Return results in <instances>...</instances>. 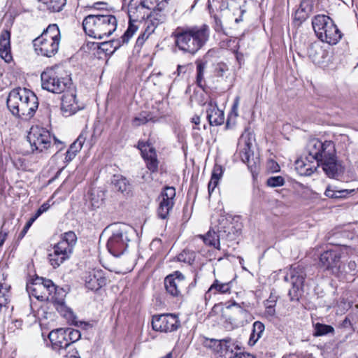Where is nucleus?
<instances>
[{"label":"nucleus","mask_w":358,"mask_h":358,"mask_svg":"<svg viewBox=\"0 0 358 358\" xmlns=\"http://www.w3.org/2000/svg\"><path fill=\"white\" fill-rule=\"evenodd\" d=\"M176 45L185 53L196 54L209 39L208 25L178 27L173 32Z\"/></svg>","instance_id":"obj_1"},{"label":"nucleus","mask_w":358,"mask_h":358,"mask_svg":"<svg viewBox=\"0 0 358 358\" xmlns=\"http://www.w3.org/2000/svg\"><path fill=\"white\" fill-rule=\"evenodd\" d=\"M7 107L12 114L24 120L31 119L38 107V97L27 88L17 87L8 96Z\"/></svg>","instance_id":"obj_2"},{"label":"nucleus","mask_w":358,"mask_h":358,"mask_svg":"<svg viewBox=\"0 0 358 358\" xmlns=\"http://www.w3.org/2000/svg\"><path fill=\"white\" fill-rule=\"evenodd\" d=\"M117 26V20L111 14H90L83 21L86 34L97 39L110 36L116 30Z\"/></svg>","instance_id":"obj_3"},{"label":"nucleus","mask_w":358,"mask_h":358,"mask_svg":"<svg viewBox=\"0 0 358 358\" xmlns=\"http://www.w3.org/2000/svg\"><path fill=\"white\" fill-rule=\"evenodd\" d=\"M60 41L59 27L56 24H51L33 40V46L37 55L51 57L57 53Z\"/></svg>","instance_id":"obj_4"},{"label":"nucleus","mask_w":358,"mask_h":358,"mask_svg":"<svg viewBox=\"0 0 358 358\" xmlns=\"http://www.w3.org/2000/svg\"><path fill=\"white\" fill-rule=\"evenodd\" d=\"M312 26L318 39L329 45L337 44L343 36L333 20L326 15H315Z\"/></svg>","instance_id":"obj_5"},{"label":"nucleus","mask_w":358,"mask_h":358,"mask_svg":"<svg viewBox=\"0 0 358 358\" xmlns=\"http://www.w3.org/2000/svg\"><path fill=\"white\" fill-rule=\"evenodd\" d=\"M76 241L77 236L72 231L62 235L60 241L54 246L53 252L48 255L49 262L53 268L59 267L64 261L69 259Z\"/></svg>","instance_id":"obj_6"},{"label":"nucleus","mask_w":358,"mask_h":358,"mask_svg":"<svg viewBox=\"0 0 358 358\" xmlns=\"http://www.w3.org/2000/svg\"><path fill=\"white\" fill-rule=\"evenodd\" d=\"M41 86L48 92L60 94L69 87L71 79L62 77L57 71V68H47L41 75Z\"/></svg>","instance_id":"obj_7"},{"label":"nucleus","mask_w":358,"mask_h":358,"mask_svg":"<svg viewBox=\"0 0 358 358\" xmlns=\"http://www.w3.org/2000/svg\"><path fill=\"white\" fill-rule=\"evenodd\" d=\"M128 227L125 225L113 224L112 234L108 238L106 247L108 252L114 257H120L126 251L130 238Z\"/></svg>","instance_id":"obj_8"},{"label":"nucleus","mask_w":358,"mask_h":358,"mask_svg":"<svg viewBox=\"0 0 358 358\" xmlns=\"http://www.w3.org/2000/svg\"><path fill=\"white\" fill-rule=\"evenodd\" d=\"M306 150L311 159L316 161L317 166L320 162L336 155L335 144L332 141L310 139L307 143Z\"/></svg>","instance_id":"obj_9"},{"label":"nucleus","mask_w":358,"mask_h":358,"mask_svg":"<svg viewBox=\"0 0 358 358\" xmlns=\"http://www.w3.org/2000/svg\"><path fill=\"white\" fill-rule=\"evenodd\" d=\"M223 208L215 210L211 217L210 229L206 235H199L198 237L209 246L220 249V233L224 231Z\"/></svg>","instance_id":"obj_10"},{"label":"nucleus","mask_w":358,"mask_h":358,"mask_svg":"<svg viewBox=\"0 0 358 358\" xmlns=\"http://www.w3.org/2000/svg\"><path fill=\"white\" fill-rule=\"evenodd\" d=\"M56 291V286L50 279L36 277L31 282L27 285L29 295L41 301L49 299L50 295Z\"/></svg>","instance_id":"obj_11"},{"label":"nucleus","mask_w":358,"mask_h":358,"mask_svg":"<svg viewBox=\"0 0 358 358\" xmlns=\"http://www.w3.org/2000/svg\"><path fill=\"white\" fill-rule=\"evenodd\" d=\"M27 141L33 152H43L52 146V137L49 131L37 126L30 129L27 135Z\"/></svg>","instance_id":"obj_12"},{"label":"nucleus","mask_w":358,"mask_h":358,"mask_svg":"<svg viewBox=\"0 0 358 358\" xmlns=\"http://www.w3.org/2000/svg\"><path fill=\"white\" fill-rule=\"evenodd\" d=\"M341 253L335 250H328L320 255L319 266L331 274L338 275L342 273L341 261Z\"/></svg>","instance_id":"obj_13"},{"label":"nucleus","mask_w":358,"mask_h":358,"mask_svg":"<svg viewBox=\"0 0 358 358\" xmlns=\"http://www.w3.org/2000/svg\"><path fill=\"white\" fill-rule=\"evenodd\" d=\"M176 189L173 187L166 186L161 192L158 196L159 206L157 208V216L166 220L169 217L171 210L175 204Z\"/></svg>","instance_id":"obj_14"},{"label":"nucleus","mask_w":358,"mask_h":358,"mask_svg":"<svg viewBox=\"0 0 358 358\" xmlns=\"http://www.w3.org/2000/svg\"><path fill=\"white\" fill-rule=\"evenodd\" d=\"M178 317L173 314H162L153 315L152 327L154 331L160 332H172L180 327Z\"/></svg>","instance_id":"obj_15"},{"label":"nucleus","mask_w":358,"mask_h":358,"mask_svg":"<svg viewBox=\"0 0 358 358\" xmlns=\"http://www.w3.org/2000/svg\"><path fill=\"white\" fill-rule=\"evenodd\" d=\"M242 228L243 224L240 216L225 215V234L228 241H232L231 245H228V248L231 247L233 250L236 248Z\"/></svg>","instance_id":"obj_16"},{"label":"nucleus","mask_w":358,"mask_h":358,"mask_svg":"<svg viewBox=\"0 0 358 358\" xmlns=\"http://www.w3.org/2000/svg\"><path fill=\"white\" fill-rule=\"evenodd\" d=\"M306 277V273L303 266L297 265L296 266L292 267L290 270V281L292 287L288 292L291 301L299 300Z\"/></svg>","instance_id":"obj_17"},{"label":"nucleus","mask_w":358,"mask_h":358,"mask_svg":"<svg viewBox=\"0 0 358 358\" xmlns=\"http://www.w3.org/2000/svg\"><path fill=\"white\" fill-rule=\"evenodd\" d=\"M238 154L241 161L247 164L248 167L252 172L257 168V162L253 157V152L251 150L252 143L249 137L241 136L238 143Z\"/></svg>","instance_id":"obj_18"},{"label":"nucleus","mask_w":358,"mask_h":358,"mask_svg":"<svg viewBox=\"0 0 358 358\" xmlns=\"http://www.w3.org/2000/svg\"><path fill=\"white\" fill-rule=\"evenodd\" d=\"M164 286L166 292L171 296H178L186 287L187 282L184 275L180 271H176L165 278Z\"/></svg>","instance_id":"obj_19"},{"label":"nucleus","mask_w":358,"mask_h":358,"mask_svg":"<svg viewBox=\"0 0 358 358\" xmlns=\"http://www.w3.org/2000/svg\"><path fill=\"white\" fill-rule=\"evenodd\" d=\"M64 329H57L50 332L48 338L53 350L59 355H66V350L69 347Z\"/></svg>","instance_id":"obj_20"},{"label":"nucleus","mask_w":358,"mask_h":358,"mask_svg":"<svg viewBox=\"0 0 358 358\" xmlns=\"http://www.w3.org/2000/svg\"><path fill=\"white\" fill-rule=\"evenodd\" d=\"M82 108L83 106L76 100L74 91H68L62 96L61 110L64 115L71 116Z\"/></svg>","instance_id":"obj_21"},{"label":"nucleus","mask_w":358,"mask_h":358,"mask_svg":"<svg viewBox=\"0 0 358 358\" xmlns=\"http://www.w3.org/2000/svg\"><path fill=\"white\" fill-rule=\"evenodd\" d=\"M320 166H322L325 174L331 178H338L344 171V168L341 162L337 159L336 155L320 162Z\"/></svg>","instance_id":"obj_22"},{"label":"nucleus","mask_w":358,"mask_h":358,"mask_svg":"<svg viewBox=\"0 0 358 358\" xmlns=\"http://www.w3.org/2000/svg\"><path fill=\"white\" fill-rule=\"evenodd\" d=\"M150 7L143 0H131L128 6V15L130 21H138L145 18V10Z\"/></svg>","instance_id":"obj_23"},{"label":"nucleus","mask_w":358,"mask_h":358,"mask_svg":"<svg viewBox=\"0 0 358 358\" xmlns=\"http://www.w3.org/2000/svg\"><path fill=\"white\" fill-rule=\"evenodd\" d=\"M85 286L90 290L96 291L106 285V278L101 271L93 270L87 273L85 277Z\"/></svg>","instance_id":"obj_24"},{"label":"nucleus","mask_w":358,"mask_h":358,"mask_svg":"<svg viewBox=\"0 0 358 358\" xmlns=\"http://www.w3.org/2000/svg\"><path fill=\"white\" fill-rule=\"evenodd\" d=\"M208 8L211 17L213 18V28L217 32L223 30L222 19V3L217 0H208Z\"/></svg>","instance_id":"obj_25"},{"label":"nucleus","mask_w":358,"mask_h":358,"mask_svg":"<svg viewBox=\"0 0 358 358\" xmlns=\"http://www.w3.org/2000/svg\"><path fill=\"white\" fill-rule=\"evenodd\" d=\"M0 57L7 63L13 59L10 50V32L3 30L0 34Z\"/></svg>","instance_id":"obj_26"},{"label":"nucleus","mask_w":358,"mask_h":358,"mask_svg":"<svg viewBox=\"0 0 358 358\" xmlns=\"http://www.w3.org/2000/svg\"><path fill=\"white\" fill-rule=\"evenodd\" d=\"M308 55L314 63L322 64L325 62L328 52L323 49L318 42H315L309 45Z\"/></svg>","instance_id":"obj_27"},{"label":"nucleus","mask_w":358,"mask_h":358,"mask_svg":"<svg viewBox=\"0 0 358 358\" xmlns=\"http://www.w3.org/2000/svg\"><path fill=\"white\" fill-rule=\"evenodd\" d=\"M313 6V0H302L300 3L299 8L294 13V20L298 21L299 24H301L312 13Z\"/></svg>","instance_id":"obj_28"},{"label":"nucleus","mask_w":358,"mask_h":358,"mask_svg":"<svg viewBox=\"0 0 358 358\" xmlns=\"http://www.w3.org/2000/svg\"><path fill=\"white\" fill-rule=\"evenodd\" d=\"M111 183L115 190L124 194L127 195L131 191L130 182L122 175H114L112 178Z\"/></svg>","instance_id":"obj_29"},{"label":"nucleus","mask_w":358,"mask_h":358,"mask_svg":"<svg viewBox=\"0 0 358 358\" xmlns=\"http://www.w3.org/2000/svg\"><path fill=\"white\" fill-rule=\"evenodd\" d=\"M354 192L355 189H338L337 186L328 185L324 192V195L333 199H343Z\"/></svg>","instance_id":"obj_30"},{"label":"nucleus","mask_w":358,"mask_h":358,"mask_svg":"<svg viewBox=\"0 0 358 358\" xmlns=\"http://www.w3.org/2000/svg\"><path fill=\"white\" fill-rule=\"evenodd\" d=\"M85 141V138L83 135H80L78 138L70 145L69 148L66 152L64 158L65 163H69L71 162L76 155L80 151Z\"/></svg>","instance_id":"obj_31"},{"label":"nucleus","mask_w":358,"mask_h":358,"mask_svg":"<svg viewBox=\"0 0 358 358\" xmlns=\"http://www.w3.org/2000/svg\"><path fill=\"white\" fill-rule=\"evenodd\" d=\"M306 160L308 162L307 163L303 159L296 160L295 163V169L301 176H310L317 170V166H315L312 164L308 158H306Z\"/></svg>","instance_id":"obj_32"},{"label":"nucleus","mask_w":358,"mask_h":358,"mask_svg":"<svg viewBox=\"0 0 358 358\" xmlns=\"http://www.w3.org/2000/svg\"><path fill=\"white\" fill-rule=\"evenodd\" d=\"M207 118L212 126H220L224 123V111L216 106H210L208 110Z\"/></svg>","instance_id":"obj_33"},{"label":"nucleus","mask_w":358,"mask_h":358,"mask_svg":"<svg viewBox=\"0 0 358 358\" xmlns=\"http://www.w3.org/2000/svg\"><path fill=\"white\" fill-rule=\"evenodd\" d=\"M158 118L153 115V114L148 111H142L138 114L131 121L133 127H137L144 125L149 122H155Z\"/></svg>","instance_id":"obj_34"},{"label":"nucleus","mask_w":358,"mask_h":358,"mask_svg":"<svg viewBox=\"0 0 358 358\" xmlns=\"http://www.w3.org/2000/svg\"><path fill=\"white\" fill-rule=\"evenodd\" d=\"M50 13L62 11L66 4V0H38Z\"/></svg>","instance_id":"obj_35"},{"label":"nucleus","mask_w":358,"mask_h":358,"mask_svg":"<svg viewBox=\"0 0 358 358\" xmlns=\"http://www.w3.org/2000/svg\"><path fill=\"white\" fill-rule=\"evenodd\" d=\"M147 22L155 24L156 27H157L159 24L165 21L166 15L162 12L160 4H158L157 8H155L149 15H147Z\"/></svg>","instance_id":"obj_36"},{"label":"nucleus","mask_w":358,"mask_h":358,"mask_svg":"<svg viewBox=\"0 0 358 358\" xmlns=\"http://www.w3.org/2000/svg\"><path fill=\"white\" fill-rule=\"evenodd\" d=\"M222 340L208 338L204 337L202 344L204 347L210 349L215 354V355H222Z\"/></svg>","instance_id":"obj_37"},{"label":"nucleus","mask_w":358,"mask_h":358,"mask_svg":"<svg viewBox=\"0 0 358 358\" xmlns=\"http://www.w3.org/2000/svg\"><path fill=\"white\" fill-rule=\"evenodd\" d=\"M222 176V166H215L212 172V176L210 182H208V194L209 196H211L212 193L215 190V187L219 184V182Z\"/></svg>","instance_id":"obj_38"},{"label":"nucleus","mask_w":358,"mask_h":358,"mask_svg":"<svg viewBox=\"0 0 358 358\" xmlns=\"http://www.w3.org/2000/svg\"><path fill=\"white\" fill-rule=\"evenodd\" d=\"M229 341L225 338V358H256L255 356L241 352H238L241 349L238 346L235 347L236 351L234 352L232 348L227 345Z\"/></svg>","instance_id":"obj_39"},{"label":"nucleus","mask_w":358,"mask_h":358,"mask_svg":"<svg viewBox=\"0 0 358 358\" xmlns=\"http://www.w3.org/2000/svg\"><path fill=\"white\" fill-rule=\"evenodd\" d=\"M146 28L144 31L138 37L136 42V47L141 48L144 44L145 41L149 38V36L155 31L156 27L155 24H150L145 22Z\"/></svg>","instance_id":"obj_40"},{"label":"nucleus","mask_w":358,"mask_h":358,"mask_svg":"<svg viewBox=\"0 0 358 358\" xmlns=\"http://www.w3.org/2000/svg\"><path fill=\"white\" fill-rule=\"evenodd\" d=\"M146 162L147 168L152 172L158 170V160L154 148H149V154L147 157H143Z\"/></svg>","instance_id":"obj_41"},{"label":"nucleus","mask_w":358,"mask_h":358,"mask_svg":"<svg viewBox=\"0 0 358 358\" xmlns=\"http://www.w3.org/2000/svg\"><path fill=\"white\" fill-rule=\"evenodd\" d=\"M196 85L201 87L203 88L205 85L204 82V71L206 68V63L201 61V60H197L196 62Z\"/></svg>","instance_id":"obj_42"},{"label":"nucleus","mask_w":358,"mask_h":358,"mask_svg":"<svg viewBox=\"0 0 358 358\" xmlns=\"http://www.w3.org/2000/svg\"><path fill=\"white\" fill-rule=\"evenodd\" d=\"M314 336H322L328 334H332L334 331V329L332 326L321 323L314 324Z\"/></svg>","instance_id":"obj_43"},{"label":"nucleus","mask_w":358,"mask_h":358,"mask_svg":"<svg viewBox=\"0 0 358 358\" xmlns=\"http://www.w3.org/2000/svg\"><path fill=\"white\" fill-rule=\"evenodd\" d=\"M342 273H353L358 271V255L351 257L347 266H341Z\"/></svg>","instance_id":"obj_44"},{"label":"nucleus","mask_w":358,"mask_h":358,"mask_svg":"<svg viewBox=\"0 0 358 358\" xmlns=\"http://www.w3.org/2000/svg\"><path fill=\"white\" fill-rule=\"evenodd\" d=\"M177 258L179 262L192 265L196 259V253L194 251L184 250L178 255Z\"/></svg>","instance_id":"obj_45"},{"label":"nucleus","mask_w":358,"mask_h":358,"mask_svg":"<svg viewBox=\"0 0 358 358\" xmlns=\"http://www.w3.org/2000/svg\"><path fill=\"white\" fill-rule=\"evenodd\" d=\"M239 104V96H236L234 99L231 110L228 115L226 127H229L231 124H234V120L238 116V107Z\"/></svg>","instance_id":"obj_46"},{"label":"nucleus","mask_w":358,"mask_h":358,"mask_svg":"<svg viewBox=\"0 0 358 358\" xmlns=\"http://www.w3.org/2000/svg\"><path fill=\"white\" fill-rule=\"evenodd\" d=\"M67 341H69V346L71 344L78 341L81 337V334L79 330L72 328H67L64 329Z\"/></svg>","instance_id":"obj_47"},{"label":"nucleus","mask_w":358,"mask_h":358,"mask_svg":"<svg viewBox=\"0 0 358 358\" xmlns=\"http://www.w3.org/2000/svg\"><path fill=\"white\" fill-rule=\"evenodd\" d=\"M285 184V179L283 177L272 176L267 179L266 185L271 187H281Z\"/></svg>","instance_id":"obj_48"},{"label":"nucleus","mask_w":358,"mask_h":358,"mask_svg":"<svg viewBox=\"0 0 358 358\" xmlns=\"http://www.w3.org/2000/svg\"><path fill=\"white\" fill-rule=\"evenodd\" d=\"M131 22V21L129 20V27H128L127 29L126 30V31L124 32V34L122 35L123 36V42H129V39L132 37L134 34L137 30L136 26L133 24Z\"/></svg>","instance_id":"obj_49"},{"label":"nucleus","mask_w":358,"mask_h":358,"mask_svg":"<svg viewBox=\"0 0 358 358\" xmlns=\"http://www.w3.org/2000/svg\"><path fill=\"white\" fill-rule=\"evenodd\" d=\"M264 331V325L262 322L256 321L253 324L252 331L257 334V338H259Z\"/></svg>","instance_id":"obj_50"},{"label":"nucleus","mask_w":358,"mask_h":358,"mask_svg":"<svg viewBox=\"0 0 358 358\" xmlns=\"http://www.w3.org/2000/svg\"><path fill=\"white\" fill-rule=\"evenodd\" d=\"M210 314L212 315H220L222 317L224 315V305L222 303L215 304L211 310Z\"/></svg>","instance_id":"obj_51"},{"label":"nucleus","mask_w":358,"mask_h":358,"mask_svg":"<svg viewBox=\"0 0 358 358\" xmlns=\"http://www.w3.org/2000/svg\"><path fill=\"white\" fill-rule=\"evenodd\" d=\"M137 148L141 150L143 157H147L149 154V145L148 143L139 141Z\"/></svg>","instance_id":"obj_52"},{"label":"nucleus","mask_w":358,"mask_h":358,"mask_svg":"<svg viewBox=\"0 0 358 358\" xmlns=\"http://www.w3.org/2000/svg\"><path fill=\"white\" fill-rule=\"evenodd\" d=\"M99 49L102 52H105L106 55H110L113 53V50L112 49L111 45H110L108 41H105L101 43L98 46Z\"/></svg>","instance_id":"obj_53"},{"label":"nucleus","mask_w":358,"mask_h":358,"mask_svg":"<svg viewBox=\"0 0 358 358\" xmlns=\"http://www.w3.org/2000/svg\"><path fill=\"white\" fill-rule=\"evenodd\" d=\"M108 42L112 47L113 52L116 50H117L120 47H121L122 45L128 43V42H123V36H122L120 38H118L116 40H111V41H109Z\"/></svg>","instance_id":"obj_54"},{"label":"nucleus","mask_w":358,"mask_h":358,"mask_svg":"<svg viewBox=\"0 0 358 358\" xmlns=\"http://www.w3.org/2000/svg\"><path fill=\"white\" fill-rule=\"evenodd\" d=\"M241 0H229V1L227 2V8H237L240 10V13L243 14L244 13L243 10H241V6L240 5V1Z\"/></svg>","instance_id":"obj_55"},{"label":"nucleus","mask_w":358,"mask_h":358,"mask_svg":"<svg viewBox=\"0 0 358 358\" xmlns=\"http://www.w3.org/2000/svg\"><path fill=\"white\" fill-rule=\"evenodd\" d=\"M223 287H224L223 284L218 283L217 280H215V282L209 288L208 292H212L213 290H215V294H216L217 292H220V293H224Z\"/></svg>","instance_id":"obj_56"},{"label":"nucleus","mask_w":358,"mask_h":358,"mask_svg":"<svg viewBox=\"0 0 358 358\" xmlns=\"http://www.w3.org/2000/svg\"><path fill=\"white\" fill-rule=\"evenodd\" d=\"M34 222L31 220L30 219L27 221L26 224L24 225L23 229L21 231L18 236V239L21 240L23 238V237L25 236V234L27 233L29 229L31 227V226L33 224Z\"/></svg>","instance_id":"obj_57"},{"label":"nucleus","mask_w":358,"mask_h":358,"mask_svg":"<svg viewBox=\"0 0 358 358\" xmlns=\"http://www.w3.org/2000/svg\"><path fill=\"white\" fill-rule=\"evenodd\" d=\"M268 168L272 172H278L280 171V166L273 160H270L268 162Z\"/></svg>","instance_id":"obj_58"},{"label":"nucleus","mask_w":358,"mask_h":358,"mask_svg":"<svg viewBox=\"0 0 358 358\" xmlns=\"http://www.w3.org/2000/svg\"><path fill=\"white\" fill-rule=\"evenodd\" d=\"M5 225H6V223H3L1 227V230L0 231V248L4 243V241H6V239L7 238V235H8L7 232L4 231V230H3Z\"/></svg>","instance_id":"obj_59"},{"label":"nucleus","mask_w":358,"mask_h":358,"mask_svg":"<svg viewBox=\"0 0 358 358\" xmlns=\"http://www.w3.org/2000/svg\"><path fill=\"white\" fill-rule=\"evenodd\" d=\"M265 314L269 317H273L275 315V307H272L271 305L266 307Z\"/></svg>","instance_id":"obj_60"},{"label":"nucleus","mask_w":358,"mask_h":358,"mask_svg":"<svg viewBox=\"0 0 358 358\" xmlns=\"http://www.w3.org/2000/svg\"><path fill=\"white\" fill-rule=\"evenodd\" d=\"M275 304H276V300H275V297L271 296L264 303L265 307H268L270 305L272 307H275Z\"/></svg>","instance_id":"obj_61"},{"label":"nucleus","mask_w":358,"mask_h":358,"mask_svg":"<svg viewBox=\"0 0 358 358\" xmlns=\"http://www.w3.org/2000/svg\"><path fill=\"white\" fill-rule=\"evenodd\" d=\"M259 338H257V334L256 333H254L253 331L252 332L251 335H250V340H249V343L250 345H255V343L259 340Z\"/></svg>","instance_id":"obj_62"},{"label":"nucleus","mask_w":358,"mask_h":358,"mask_svg":"<svg viewBox=\"0 0 358 358\" xmlns=\"http://www.w3.org/2000/svg\"><path fill=\"white\" fill-rule=\"evenodd\" d=\"M341 327L343 328H350L352 326L351 322L348 317H345L341 323Z\"/></svg>","instance_id":"obj_63"},{"label":"nucleus","mask_w":358,"mask_h":358,"mask_svg":"<svg viewBox=\"0 0 358 358\" xmlns=\"http://www.w3.org/2000/svg\"><path fill=\"white\" fill-rule=\"evenodd\" d=\"M50 208V204L48 203H44L38 209L43 213L46 212Z\"/></svg>","instance_id":"obj_64"}]
</instances>
